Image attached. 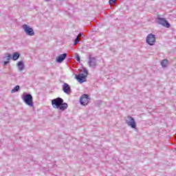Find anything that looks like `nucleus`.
<instances>
[{"label": "nucleus", "instance_id": "f257e3e1", "mask_svg": "<svg viewBox=\"0 0 176 176\" xmlns=\"http://www.w3.org/2000/svg\"><path fill=\"white\" fill-rule=\"evenodd\" d=\"M53 108L56 109H60V111H65L68 108V104L64 103V100L61 98H56L52 100Z\"/></svg>", "mask_w": 176, "mask_h": 176}, {"label": "nucleus", "instance_id": "f03ea898", "mask_svg": "<svg viewBox=\"0 0 176 176\" xmlns=\"http://www.w3.org/2000/svg\"><path fill=\"white\" fill-rule=\"evenodd\" d=\"M22 100L26 105L29 107H34V98H32V95L30 94H23L22 95Z\"/></svg>", "mask_w": 176, "mask_h": 176}, {"label": "nucleus", "instance_id": "7ed1b4c3", "mask_svg": "<svg viewBox=\"0 0 176 176\" xmlns=\"http://www.w3.org/2000/svg\"><path fill=\"white\" fill-rule=\"evenodd\" d=\"M22 28L24 30V32L26 34V35H29L30 36H34V35H35V32H34V29L28 26V25H23Z\"/></svg>", "mask_w": 176, "mask_h": 176}, {"label": "nucleus", "instance_id": "20e7f679", "mask_svg": "<svg viewBox=\"0 0 176 176\" xmlns=\"http://www.w3.org/2000/svg\"><path fill=\"white\" fill-rule=\"evenodd\" d=\"M146 42L150 46H153L156 43V36L153 34H148L146 38Z\"/></svg>", "mask_w": 176, "mask_h": 176}, {"label": "nucleus", "instance_id": "39448f33", "mask_svg": "<svg viewBox=\"0 0 176 176\" xmlns=\"http://www.w3.org/2000/svg\"><path fill=\"white\" fill-rule=\"evenodd\" d=\"M128 120H126V123L129 127H131V129H135L137 127V122H135V120L131 116H127Z\"/></svg>", "mask_w": 176, "mask_h": 176}, {"label": "nucleus", "instance_id": "423d86ee", "mask_svg": "<svg viewBox=\"0 0 176 176\" xmlns=\"http://www.w3.org/2000/svg\"><path fill=\"white\" fill-rule=\"evenodd\" d=\"M157 23L162 27H166V28H170V27H171L170 23H168L164 18H158Z\"/></svg>", "mask_w": 176, "mask_h": 176}, {"label": "nucleus", "instance_id": "0eeeda50", "mask_svg": "<svg viewBox=\"0 0 176 176\" xmlns=\"http://www.w3.org/2000/svg\"><path fill=\"white\" fill-rule=\"evenodd\" d=\"M89 95L84 94L80 98V104H81V105H87V104H89Z\"/></svg>", "mask_w": 176, "mask_h": 176}, {"label": "nucleus", "instance_id": "6e6552de", "mask_svg": "<svg viewBox=\"0 0 176 176\" xmlns=\"http://www.w3.org/2000/svg\"><path fill=\"white\" fill-rule=\"evenodd\" d=\"M88 65L89 67H91V68H95L97 66V59L89 55Z\"/></svg>", "mask_w": 176, "mask_h": 176}, {"label": "nucleus", "instance_id": "1a4fd4ad", "mask_svg": "<svg viewBox=\"0 0 176 176\" xmlns=\"http://www.w3.org/2000/svg\"><path fill=\"white\" fill-rule=\"evenodd\" d=\"M76 79L79 82V83H83L86 82V78H87V75H85V74H80L75 76Z\"/></svg>", "mask_w": 176, "mask_h": 176}, {"label": "nucleus", "instance_id": "9d476101", "mask_svg": "<svg viewBox=\"0 0 176 176\" xmlns=\"http://www.w3.org/2000/svg\"><path fill=\"white\" fill-rule=\"evenodd\" d=\"M63 91L65 94H71L72 93V91L71 90V87L67 83H64L63 85Z\"/></svg>", "mask_w": 176, "mask_h": 176}, {"label": "nucleus", "instance_id": "9b49d317", "mask_svg": "<svg viewBox=\"0 0 176 176\" xmlns=\"http://www.w3.org/2000/svg\"><path fill=\"white\" fill-rule=\"evenodd\" d=\"M67 58V53H64L63 54L59 55L57 58H56V63H63V61H64V60Z\"/></svg>", "mask_w": 176, "mask_h": 176}, {"label": "nucleus", "instance_id": "f8f14e48", "mask_svg": "<svg viewBox=\"0 0 176 176\" xmlns=\"http://www.w3.org/2000/svg\"><path fill=\"white\" fill-rule=\"evenodd\" d=\"M16 66H17L19 71H20V72L23 71V69H24V61H23V60L19 61L16 63Z\"/></svg>", "mask_w": 176, "mask_h": 176}, {"label": "nucleus", "instance_id": "ddd939ff", "mask_svg": "<svg viewBox=\"0 0 176 176\" xmlns=\"http://www.w3.org/2000/svg\"><path fill=\"white\" fill-rule=\"evenodd\" d=\"M19 58H20V53L14 52L12 54V60H13L14 61H16V60H19Z\"/></svg>", "mask_w": 176, "mask_h": 176}, {"label": "nucleus", "instance_id": "4468645a", "mask_svg": "<svg viewBox=\"0 0 176 176\" xmlns=\"http://www.w3.org/2000/svg\"><path fill=\"white\" fill-rule=\"evenodd\" d=\"M161 65H162V68H166V67H167V65H168V60H167V59L162 60L161 62Z\"/></svg>", "mask_w": 176, "mask_h": 176}, {"label": "nucleus", "instance_id": "2eb2a0df", "mask_svg": "<svg viewBox=\"0 0 176 176\" xmlns=\"http://www.w3.org/2000/svg\"><path fill=\"white\" fill-rule=\"evenodd\" d=\"M20 90V87L19 85H16L12 90L11 93H16V91H19Z\"/></svg>", "mask_w": 176, "mask_h": 176}, {"label": "nucleus", "instance_id": "dca6fc26", "mask_svg": "<svg viewBox=\"0 0 176 176\" xmlns=\"http://www.w3.org/2000/svg\"><path fill=\"white\" fill-rule=\"evenodd\" d=\"M10 60V58H12V54L7 53L5 54V56L3 57V60Z\"/></svg>", "mask_w": 176, "mask_h": 176}, {"label": "nucleus", "instance_id": "f3484780", "mask_svg": "<svg viewBox=\"0 0 176 176\" xmlns=\"http://www.w3.org/2000/svg\"><path fill=\"white\" fill-rule=\"evenodd\" d=\"M116 1L117 0H109V3L110 6L116 5Z\"/></svg>", "mask_w": 176, "mask_h": 176}, {"label": "nucleus", "instance_id": "a211bd4d", "mask_svg": "<svg viewBox=\"0 0 176 176\" xmlns=\"http://www.w3.org/2000/svg\"><path fill=\"white\" fill-rule=\"evenodd\" d=\"M75 56L76 61H78V63H80V56H79V54L76 53Z\"/></svg>", "mask_w": 176, "mask_h": 176}, {"label": "nucleus", "instance_id": "6ab92c4d", "mask_svg": "<svg viewBox=\"0 0 176 176\" xmlns=\"http://www.w3.org/2000/svg\"><path fill=\"white\" fill-rule=\"evenodd\" d=\"M79 43V36H77L76 39L74 40V45H78Z\"/></svg>", "mask_w": 176, "mask_h": 176}, {"label": "nucleus", "instance_id": "aec40b11", "mask_svg": "<svg viewBox=\"0 0 176 176\" xmlns=\"http://www.w3.org/2000/svg\"><path fill=\"white\" fill-rule=\"evenodd\" d=\"M82 71L84 74H86V75H89V72L87 71V69H86V67H82Z\"/></svg>", "mask_w": 176, "mask_h": 176}, {"label": "nucleus", "instance_id": "412c9836", "mask_svg": "<svg viewBox=\"0 0 176 176\" xmlns=\"http://www.w3.org/2000/svg\"><path fill=\"white\" fill-rule=\"evenodd\" d=\"M10 61L9 60H5L3 62V66L5 67L6 65H8V64H9Z\"/></svg>", "mask_w": 176, "mask_h": 176}, {"label": "nucleus", "instance_id": "4be33fe9", "mask_svg": "<svg viewBox=\"0 0 176 176\" xmlns=\"http://www.w3.org/2000/svg\"><path fill=\"white\" fill-rule=\"evenodd\" d=\"M77 36H78V39H79V38H80L81 36H83V33L80 32Z\"/></svg>", "mask_w": 176, "mask_h": 176}, {"label": "nucleus", "instance_id": "5701e85b", "mask_svg": "<svg viewBox=\"0 0 176 176\" xmlns=\"http://www.w3.org/2000/svg\"><path fill=\"white\" fill-rule=\"evenodd\" d=\"M50 0H45V2H50Z\"/></svg>", "mask_w": 176, "mask_h": 176}]
</instances>
